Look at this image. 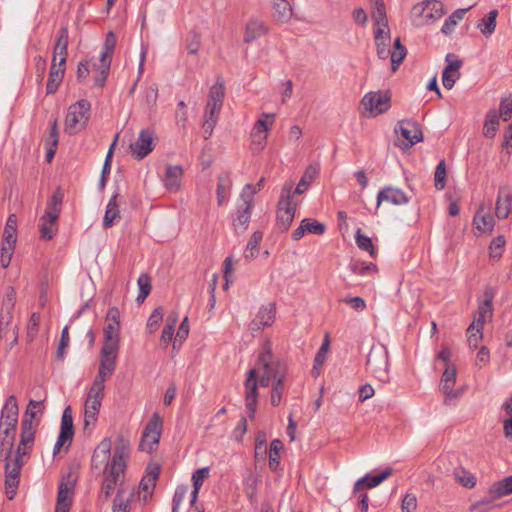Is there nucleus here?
<instances>
[{
	"label": "nucleus",
	"instance_id": "nucleus-57",
	"mask_svg": "<svg viewBox=\"0 0 512 512\" xmlns=\"http://www.w3.org/2000/svg\"><path fill=\"white\" fill-rule=\"evenodd\" d=\"M163 316H164V312L161 307H157L156 309L153 310V312L151 313V315L147 321L148 333H150V334L154 333L158 329V327L163 319Z\"/></svg>",
	"mask_w": 512,
	"mask_h": 512
},
{
	"label": "nucleus",
	"instance_id": "nucleus-21",
	"mask_svg": "<svg viewBox=\"0 0 512 512\" xmlns=\"http://www.w3.org/2000/svg\"><path fill=\"white\" fill-rule=\"evenodd\" d=\"M268 32L269 28L264 21L258 18H251L246 24L243 41L245 43H252Z\"/></svg>",
	"mask_w": 512,
	"mask_h": 512
},
{
	"label": "nucleus",
	"instance_id": "nucleus-40",
	"mask_svg": "<svg viewBox=\"0 0 512 512\" xmlns=\"http://www.w3.org/2000/svg\"><path fill=\"white\" fill-rule=\"evenodd\" d=\"M159 476V468L154 467L152 468L141 480L140 487L141 489L146 493L145 498L147 495H151L152 491L156 485V480Z\"/></svg>",
	"mask_w": 512,
	"mask_h": 512
},
{
	"label": "nucleus",
	"instance_id": "nucleus-54",
	"mask_svg": "<svg viewBox=\"0 0 512 512\" xmlns=\"http://www.w3.org/2000/svg\"><path fill=\"white\" fill-rule=\"evenodd\" d=\"M467 9H458L450 15L442 26V32L445 34L450 33L455 25L464 17Z\"/></svg>",
	"mask_w": 512,
	"mask_h": 512
},
{
	"label": "nucleus",
	"instance_id": "nucleus-46",
	"mask_svg": "<svg viewBox=\"0 0 512 512\" xmlns=\"http://www.w3.org/2000/svg\"><path fill=\"white\" fill-rule=\"evenodd\" d=\"M283 444L279 439H274L270 444L269 449V467L271 470H276L280 464V449Z\"/></svg>",
	"mask_w": 512,
	"mask_h": 512
},
{
	"label": "nucleus",
	"instance_id": "nucleus-32",
	"mask_svg": "<svg viewBox=\"0 0 512 512\" xmlns=\"http://www.w3.org/2000/svg\"><path fill=\"white\" fill-rule=\"evenodd\" d=\"M118 194L115 193L109 200L105 215L103 218V225L105 228L111 227L115 221L120 219V210L119 205L117 203Z\"/></svg>",
	"mask_w": 512,
	"mask_h": 512
},
{
	"label": "nucleus",
	"instance_id": "nucleus-27",
	"mask_svg": "<svg viewBox=\"0 0 512 512\" xmlns=\"http://www.w3.org/2000/svg\"><path fill=\"white\" fill-rule=\"evenodd\" d=\"M117 352L111 349L101 350L100 366L98 374L104 378H110L116 368Z\"/></svg>",
	"mask_w": 512,
	"mask_h": 512
},
{
	"label": "nucleus",
	"instance_id": "nucleus-15",
	"mask_svg": "<svg viewBox=\"0 0 512 512\" xmlns=\"http://www.w3.org/2000/svg\"><path fill=\"white\" fill-rule=\"evenodd\" d=\"M494 289L492 287H486L483 291V299L479 300L478 312L475 318V325L483 328L484 322L487 318H491L493 315V299Z\"/></svg>",
	"mask_w": 512,
	"mask_h": 512
},
{
	"label": "nucleus",
	"instance_id": "nucleus-23",
	"mask_svg": "<svg viewBox=\"0 0 512 512\" xmlns=\"http://www.w3.org/2000/svg\"><path fill=\"white\" fill-rule=\"evenodd\" d=\"M120 323L107 322L104 327V344L101 350L119 351Z\"/></svg>",
	"mask_w": 512,
	"mask_h": 512
},
{
	"label": "nucleus",
	"instance_id": "nucleus-12",
	"mask_svg": "<svg viewBox=\"0 0 512 512\" xmlns=\"http://www.w3.org/2000/svg\"><path fill=\"white\" fill-rule=\"evenodd\" d=\"M74 484L75 480L71 478L70 474L62 478L58 489L55 512H69L72 502Z\"/></svg>",
	"mask_w": 512,
	"mask_h": 512
},
{
	"label": "nucleus",
	"instance_id": "nucleus-45",
	"mask_svg": "<svg viewBox=\"0 0 512 512\" xmlns=\"http://www.w3.org/2000/svg\"><path fill=\"white\" fill-rule=\"evenodd\" d=\"M262 237H263V235L259 231H256L251 235V237L246 245V253H245L246 259H252L257 255V253L259 251V245L262 241Z\"/></svg>",
	"mask_w": 512,
	"mask_h": 512
},
{
	"label": "nucleus",
	"instance_id": "nucleus-63",
	"mask_svg": "<svg viewBox=\"0 0 512 512\" xmlns=\"http://www.w3.org/2000/svg\"><path fill=\"white\" fill-rule=\"evenodd\" d=\"M111 62H100L98 66V74L94 79L95 86L102 88L106 82L109 70H110Z\"/></svg>",
	"mask_w": 512,
	"mask_h": 512
},
{
	"label": "nucleus",
	"instance_id": "nucleus-20",
	"mask_svg": "<svg viewBox=\"0 0 512 512\" xmlns=\"http://www.w3.org/2000/svg\"><path fill=\"white\" fill-rule=\"evenodd\" d=\"M275 319V306L269 304L259 309L255 318L250 323V329L255 332L263 329L266 326L272 325Z\"/></svg>",
	"mask_w": 512,
	"mask_h": 512
},
{
	"label": "nucleus",
	"instance_id": "nucleus-2",
	"mask_svg": "<svg viewBox=\"0 0 512 512\" xmlns=\"http://www.w3.org/2000/svg\"><path fill=\"white\" fill-rule=\"evenodd\" d=\"M256 375L259 374V383L268 387L272 382L284 380L287 374L286 364L275 359L272 354L270 342H266L258 356Z\"/></svg>",
	"mask_w": 512,
	"mask_h": 512
},
{
	"label": "nucleus",
	"instance_id": "nucleus-8",
	"mask_svg": "<svg viewBox=\"0 0 512 512\" xmlns=\"http://www.w3.org/2000/svg\"><path fill=\"white\" fill-rule=\"evenodd\" d=\"M361 105L365 116L376 117L389 110L391 97L387 91L368 92L362 98Z\"/></svg>",
	"mask_w": 512,
	"mask_h": 512
},
{
	"label": "nucleus",
	"instance_id": "nucleus-14",
	"mask_svg": "<svg viewBox=\"0 0 512 512\" xmlns=\"http://www.w3.org/2000/svg\"><path fill=\"white\" fill-rule=\"evenodd\" d=\"M409 200L410 198L403 190L393 186H385L377 194L376 209H378L383 202L400 206L407 204Z\"/></svg>",
	"mask_w": 512,
	"mask_h": 512
},
{
	"label": "nucleus",
	"instance_id": "nucleus-19",
	"mask_svg": "<svg viewBox=\"0 0 512 512\" xmlns=\"http://www.w3.org/2000/svg\"><path fill=\"white\" fill-rule=\"evenodd\" d=\"M326 231V226L311 218H305L301 221L298 228L292 232V239L300 240L306 233L322 235Z\"/></svg>",
	"mask_w": 512,
	"mask_h": 512
},
{
	"label": "nucleus",
	"instance_id": "nucleus-61",
	"mask_svg": "<svg viewBox=\"0 0 512 512\" xmlns=\"http://www.w3.org/2000/svg\"><path fill=\"white\" fill-rule=\"evenodd\" d=\"M40 321H41L40 314L37 312L32 313V315L28 321V324H27V337H28L29 341H33V339L37 335L38 330H39Z\"/></svg>",
	"mask_w": 512,
	"mask_h": 512
},
{
	"label": "nucleus",
	"instance_id": "nucleus-48",
	"mask_svg": "<svg viewBox=\"0 0 512 512\" xmlns=\"http://www.w3.org/2000/svg\"><path fill=\"white\" fill-rule=\"evenodd\" d=\"M60 433H62V437L65 434L72 436V437L74 435L73 417H72V410H71L70 406L66 407L63 411L62 419H61Z\"/></svg>",
	"mask_w": 512,
	"mask_h": 512
},
{
	"label": "nucleus",
	"instance_id": "nucleus-49",
	"mask_svg": "<svg viewBox=\"0 0 512 512\" xmlns=\"http://www.w3.org/2000/svg\"><path fill=\"white\" fill-rule=\"evenodd\" d=\"M355 241L359 249L367 251L372 257H375L376 252L370 237L362 234L361 229L356 231Z\"/></svg>",
	"mask_w": 512,
	"mask_h": 512
},
{
	"label": "nucleus",
	"instance_id": "nucleus-17",
	"mask_svg": "<svg viewBox=\"0 0 512 512\" xmlns=\"http://www.w3.org/2000/svg\"><path fill=\"white\" fill-rule=\"evenodd\" d=\"M111 449V440L107 438L103 439L93 452L91 460L92 467L100 469L102 466H104V470H109L111 465V462H109L111 456Z\"/></svg>",
	"mask_w": 512,
	"mask_h": 512
},
{
	"label": "nucleus",
	"instance_id": "nucleus-60",
	"mask_svg": "<svg viewBox=\"0 0 512 512\" xmlns=\"http://www.w3.org/2000/svg\"><path fill=\"white\" fill-rule=\"evenodd\" d=\"M162 419L158 413H154L148 421L144 433L154 434L161 436Z\"/></svg>",
	"mask_w": 512,
	"mask_h": 512
},
{
	"label": "nucleus",
	"instance_id": "nucleus-33",
	"mask_svg": "<svg viewBox=\"0 0 512 512\" xmlns=\"http://www.w3.org/2000/svg\"><path fill=\"white\" fill-rule=\"evenodd\" d=\"M473 222L476 228L482 232H491L495 225L493 216L488 212H484L483 207H480L476 212Z\"/></svg>",
	"mask_w": 512,
	"mask_h": 512
},
{
	"label": "nucleus",
	"instance_id": "nucleus-4",
	"mask_svg": "<svg viewBox=\"0 0 512 512\" xmlns=\"http://www.w3.org/2000/svg\"><path fill=\"white\" fill-rule=\"evenodd\" d=\"M40 406L41 402H37L35 400L29 401L21 423V440L17 448L18 454L27 455L33 446L36 424L33 421L35 418V412H33L32 408Z\"/></svg>",
	"mask_w": 512,
	"mask_h": 512
},
{
	"label": "nucleus",
	"instance_id": "nucleus-26",
	"mask_svg": "<svg viewBox=\"0 0 512 512\" xmlns=\"http://www.w3.org/2000/svg\"><path fill=\"white\" fill-rule=\"evenodd\" d=\"M392 474V468H387L377 475L366 474L361 479L357 480L354 484V492L359 491L361 488L366 487L368 489L374 488L381 484Z\"/></svg>",
	"mask_w": 512,
	"mask_h": 512
},
{
	"label": "nucleus",
	"instance_id": "nucleus-13",
	"mask_svg": "<svg viewBox=\"0 0 512 512\" xmlns=\"http://www.w3.org/2000/svg\"><path fill=\"white\" fill-rule=\"evenodd\" d=\"M271 13L275 21L279 23H286L292 18L303 20L305 18L304 13L300 12L299 9L292 5L291 2H274L271 8Z\"/></svg>",
	"mask_w": 512,
	"mask_h": 512
},
{
	"label": "nucleus",
	"instance_id": "nucleus-62",
	"mask_svg": "<svg viewBox=\"0 0 512 512\" xmlns=\"http://www.w3.org/2000/svg\"><path fill=\"white\" fill-rule=\"evenodd\" d=\"M482 329L480 327H477L475 325V322H473L467 329L468 334V343L471 348H477L478 342L482 338Z\"/></svg>",
	"mask_w": 512,
	"mask_h": 512
},
{
	"label": "nucleus",
	"instance_id": "nucleus-35",
	"mask_svg": "<svg viewBox=\"0 0 512 512\" xmlns=\"http://www.w3.org/2000/svg\"><path fill=\"white\" fill-rule=\"evenodd\" d=\"M158 99V87L153 84L143 91L141 102L147 107L149 113H154Z\"/></svg>",
	"mask_w": 512,
	"mask_h": 512
},
{
	"label": "nucleus",
	"instance_id": "nucleus-11",
	"mask_svg": "<svg viewBox=\"0 0 512 512\" xmlns=\"http://www.w3.org/2000/svg\"><path fill=\"white\" fill-rule=\"evenodd\" d=\"M154 131L143 129L140 131L135 142L130 144L133 157L136 160H142L153 150Z\"/></svg>",
	"mask_w": 512,
	"mask_h": 512
},
{
	"label": "nucleus",
	"instance_id": "nucleus-58",
	"mask_svg": "<svg viewBox=\"0 0 512 512\" xmlns=\"http://www.w3.org/2000/svg\"><path fill=\"white\" fill-rule=\"evenodd\" d=\"M15 297V290L13 288H9L3 300V307L6 309V315H4V321H6V323H8L12 318V310L15 305Z\"/></svg>",
	"mask_w": 512,
	"mask_h": 512
},
{
	"label": "nucleus",
	"instance_id": "nucleus-28",
	"mask_svg": "<svg viewBox=\"0 0 512 512\" xmlns=\"http://www.w3.org/2000/svg\"><path fill=\"white\" fill-rule=\"evenodd\" d=\"M292 184H285L281 190L278 209L295 216L297 202L293 198Z\"/></svg>",
	"mask_w": 512,
	"mask_h": 512
},
{
	"label": "nucleus",
	"instance_id": "nucleus-10",
	"mask_svg": "<svg viewBox=\"0 0 512 512\" xmlns=\"http://www.w3.org/2000/svg\"><path fill=\"white\" fill-rule=\"evenodd\" d=\"M395 133L406 140V147L413 146L423 139L419 124L413 120H400L395 127Z\"/></svg>",
	"mask_w": 512,
	"mask_h": 512
},
{
	"label": "nucleus",
	"instance_id": "nucleus-50",
	"mask_svg": "<svg viewBox=\"0 0 512 512\" xmlns=\"http://www.w3.org/2000/svg\"><path fill=\"white\" fill-rule=\"evenodd\" d=\"M137 284L139 286V294L137 296L138 302H143L151 292V279L148 274H141L138 278Z\"/></svg>",
	"mask_w": 512,
	"mask_h": 512
},
{
	"label": "nucleus",
	"instance_id": "nucleus-30",
	"mask_svg": "<svg viewBox=\"0 0 512 512\" xmlns=\"http://www.w3.org/2000/svg\"><path fill=\"white\" fill-rule=\"evenodd\" d=\"M17 240V217L15 214H10L7 218L4 231L2 244L7 245V250L15 246Z\"/></svg>",
	"mask_w": 512,
	"mask_h": 512
},
{
	"label": "nucleus",
	"instance_id": "nucleus-6",
	"mask_svg": "<svg viewBox=\"0 0 512 512\" xmlns=\"http://www.w3.org/2000/svg\"><path fill=\"white\" fill-rule=\"evenodd\" d=\"M257 189L252 184H246L237 203V217L234 221L236 230L245 231L250 222L253 207V197Z\"/></svg>",
	"mask_w": 512,
	"mask_h": 512
},
{
	"label": "nucleus",
	"instance_id": "nucleus-37",
	"mask_svg": "<svg viewBox=\"0 0 512 512\" xmlns=\"http://www.w3.org/2000/svg\"><path fill=\"white\" fill-rule=\"evenodd\" d=\"M499 126V115L496 110H490L485 119L483 134L487 138H493Z\"/></svg>",
	"mask_w": 512,
	"mask_h": 512
},
{
	"label": "nucleus",
	"instance_id": "nucleus-3",
	"mask_svg": "<svg viewBox=\"0 0 512 512\" xmlns=\"http://www.w3.org/2000/svg\"><path fill=\"white\" fill-rule=\"evenodd\" d=\"M91 104L86 99H81L68 108L65 118V132L75 135L83 130L90 117Z\"/></svg>",
	"mask_w": 512,
	"mask_h": 512
},
{
	"label": "nucleus",
	"instance_id": "nucleus-43",
	"mask_svg": "<svg viewBox=\"0 0 512 512\" xmlns=\"http://www.w3.org/2000/svg\"><path fill=\"white\" fill-rule=\"evenodd\" d=\"M115 45H116V36L113 32H109L106 35L103 51L101 52V55H100V62L108 63V62L112 61Z\"/></svg>",
	"mask_w": 512,
	"mask_h": 512
},
{
	"label": "nucleus",
	"instance_id": "nucleus-34",
	"mask_svg": "<svg viewBox=\"0 0 512 512\" xmlns=\"http://www.w3.org/2000/svg\"><path fill=\"white\" fill-rule=\"evenodd\" d=\"M57 221L41 216L39 219L40 237L43 240H51L57 231Z\"/></svg>",
	"mask_w": 512,
	"mask_h": 512
},
{
	"label": "nucleus",
	"instance_id": "nucleus-22",
	"mask_svg": "<svg viewBox=\"0 0 512 512\" xmlns=\"http://www.w3.org/2000/svg\"><path fill=\"white\" fill-rule=\"evenodd\" d=\"M512 206V193L506 187H500L498 191L496 207H495V215L498 219H506L510 212Z\"/></svg>",
	"mask_w": 512,
	"mask_h": 512
},
{
	"label": "nucleus",
	"instance_id": "nucleus-25",
	"mask_svg": "<svg viewBox=\"0 0 512 512\" xmlns=\"http://www.w3.org/2000/svg\"><path fill=\"white\" fill-rule=\"evenodd\" d=\"M183 169L181 166L168 165L166 167L163 183L165 188L170 192H177L181 187Z\"/></svg>",
	"mask_w": 512,
	"mask_h": 512
},
{
	"label": "nucleus",
	"instance_id": "nucleus-56",
	"mask_svg": "<svg viewBox=\"0 0 512 512\" xmlns=\"http://www.w3.org/2000/svg\"><path fill=\"white\" fill-rule=\"evenodd\" d=\"M159 440H160L159 435H154V434H149V433L143 432L142 440L140 442L139 447L142 451L151 453L156 448L157 444L159 443Z\"/></svg>",
	"mask_w": 512,
	"mask_h": 512
},
{
	"label": "nucleus",
	"instance_id": "nucleus-36",
	"mask_svg": "<svg viewBox=\"0 0 512 512\" xmlns=\"http://www.w3.org/2000/svg\"><path fill=\"white\" fill-rule=\"evenodd\" d=\"M406 55H407L406 48L401 44L400 38H397L394 41L393 49H391L390 56H389L391 59V64H392V71L397 70V68L400 66V64L406 57Z\"/></svg>",
	"mask_w": 512,
	"mask_h": 512
},
{
	"label": "nucleus",
	"instance_id": "nucleus-53",
	"mask_svg": "<svg viewBox=\"0 0 512 512\" xmlns=\"http://www.w3.org/2000/svg\"><path fill=\"white\" fill-rule=\"evenodd\" d=\"M376 5L371 12L372 19L374 21V25L383 26V24H388V19L386 15V6L384 2H375Z\"/></svg>",
	"mask_w": 512,
	"mask_h": 512
},
{
	"label": "nucleus",
	"instance_id": "nucleus-29",
	"mask_svg": "<svg viewBox=\"0 0 512 512\" xmlns=\"http://www.w3.org/2000/svg\"><path fill=\"white\" fill-rule=\"evenodd\" d=\"M497 16L498 10L492 9L478 21L476 27L484 37L489 38L495 32Z\"/></svg>",
	"mask_w": 512,
	"mask_h": 512
},
{
	"label": "nucleus",
	"instance_id": "nucleus-64",
	"mask_svg": "<svg viewBox=\"0 0 512 512\" xmlns=\"http://www.w3.org/2000/svg\"><path fill=\"white\" fill-rule=\"evenodd\" d=\"M272 393H271V404L273 406H278L282 399V394L284 392V380H279L276 382H272Z\"/></svg>",
	"mask_w": 512,
	"mask_h": 512
},
{
	"label": "nucleus",
	"instance_id": "nucleus-38",
	"mask_svg": "<svg viewBox=\"0 0 512 512\" xmlns=\"http://www.w3.org/2000/svg\"><path fill=\"white\" fill-rule=\"evenodd\" d=\"M225 97V87L222 82L217 80V82L211 86L209 90L207 104H215L217 106H223V101Z\"/></svg>",
	"mask_w": 512,
	"mask_h": 512
},
{
	"label": "nucleus",
	"instance_id": "nucleus-55",
	"mask_svg": "<svg viewBox=\"0 0 512 512\" xmlns=\"http://www.w3.org/2000/svg\"><path fill=\"white\" fill-rule=\"evenodd\" d=\"M446 163L441 160L434 173V185L437 190H442L446 185Z\"/></svg>",
	"mask_w": 512,
	"mask_h": 512
},
{
	"label": "nucleus",
	"instance_id": "nucleus-9",
	"mask_svg": "<svg viewBox=\"0 0 512 512\" xmlns=\"http://www.w3.org/2000/svg\"><path fill=\"white\" fill-rule=\"evenodd\" d=\"M244 386L245 406L249 413V417L252 419L255 416L258 403V382L255 369L249 370Z\"/></svg>",
	"mask_w": 512,
	"mask_h": 512
},
{
	"label": "nucleus",
	"instance_id": "nucleus-47",
	"mask_svg": "<svg viewBox=\"0 0 512 512\" xmlns=\"http://www.w3.org/2000/svg\"><path fill=\"white\" fill-rule=\"evenodd\" d=\"M229 174L224 173L218 177L217 184V201L219 205H223L227 199V191L229 189Z\"/></svg>",
	"mask_w": 512,
	"mask_h": 512
},
{
	"label": "nucleus",
	"instance_id": "nucleus-52",
	"mask_svg": "<svg viewBox=\"0 0 512 512\" xmlns=\"http://www.w3.org/2000/svg\"><path fill=\"white\" fill-rule=\"evenodd\" d=\"M329 349V339L328 336L325 337L321 347L319 348L318 352L316 353L315 359H314V366L312 369V372L314 375H318V367L322 366L323 363L326 360V355Z\"/></svg>",
	"mask_w": 512,
	"mask_h": 512
},
{
	"label": "nucleus",
	"instance_id": "nucleus-31",
	"mask_svg": "<svg viewBox=\"0 0 512 512\" xmlns=\"http://www.w3.org/2000/svg\"><path fill=\"white\" fill-rule=\"evenodd\" d=\"M62 201L63 193L60 191V189H58L52 194L51 198L49 199L43 216L51 218L52 220H58L61 211Z\"/></svg>",
	"mask_w": 512,
	"mask_h": 512
},
{
	"label": "nucleus",
	"instance_id": "nucleus-24",
	"mask_svg": "<svg viewBox=\"0 0 512 512\" xmlns=\"http://www.w3.org/2000/svg\"><path fill=\"white\" fill-rule=\"evenodd\" d=\"M18 404L15 396H10L6 400L2 411L0 423L5 426H17L18 423Z\"/></svg>",
	"mask_w": 512,
	"mask_h": 512
},
{
	"label": "nucleus",
	"instance_id": "nucleus-7",
	"mask_svg": "<svg viewBox=\"0 0 512 512\" xmlns=\"http://www.w3.org/2000/svg\"><path fill=\"white\" fill-rule=\"evenodd\" d=\"M444 13L442 2H417L411 9V19L416 26H423L440 19Z\"/></svg>",
	"mask_w": 512,
	"mask_h": 512
},
{
	"label": "nucleus",
	"instance_id": "nucleus-59",
	"mask_svg": "<svg viewBox=\"0 0 512 512\" xmlns=\"http://www.w3.org/2000/svg\"><path fill=\"white\" fill-rule=\"evenodd\" d=\"M505 239L503 236H497L489 246V255L492 259H499L503 253Z\"/></svg>",
	"mask_w": 512,
	"mask_h": 512
},
{
	"label": "nucleus",
	"instance_id": "nucleus-1",
	"mask_svg": "<svg viewBox=\"0 0 512 512\" xmlns=\"http://www.w3.org/2000/svg\"><path fill=\"white\" fill-rule=\"evenodd\" d=\"M130 445L123 437H119L114 447L113 457L109 470H104V480L100 497L107 500L115 490L119 477L124 474L126 460L129 457Z\"/></svg>",
	"mask_w": 512,
	"mask_h": 512
},
{
	"label": "nucleus",
	"instance_id": "nucleus-18",
	"mask_svg": "<svg viewBox=\"0 0 512 512\" xmlns=\"http://www.w3.org/2000/svg\"><path fill=\"white\" fill-rule=\"evenodd\" d=\"M457 376L455 366H447L442 374L440 382V390L446 395V402L448 399H456L461 394V391L453 390Z\"/></svg>",
	"mask_w": 512,
	"mask_h": 512
},
{
	"label": "nucleus",
	"instance_id": "nucleus-41",
	"mask_svg": "<svg viewBox=\"0 0 512 512\" xmlns=\"http://www.w3.org/2000/svg\"><path fill=\"white\" fill-rule=\"evenodd\" d=\"M503 408L505 411V418L503 419L504 435L512 442V396L504 402Z\"/></svg>",
	"mask_w": 512,
	"mask_h": 512
},
{
	"label": "nucleus",
	"instance_id": "nucleus-42",
	"mask_svg": "<svg viewBox=\"0 0 512 512\" xmlns=\"http://www.w3.org/2000/svg\"><path fill=\"white\" fill-rule=\"evenodd\" d=\"M454 476L457 482L460 483L465 488L470 489L476 485L475 475L464 468H456L454 470Z\"/></svg>",
	"mask_w": 512,
	"mask_h": 512
},
{
	"label": "nucleus",
	"instance_id": "nucleus-39",
	"mask_svg": "<svg viewBox=\"0 0 512 512\" xmlns=\"http://www.w3.org/2000/svg\"><path fill=\"white\" fill-rule=\"evenodd\" d=\"M493 497H503L512 494V475L493 484L490 489Z\"/></svg>",
	"mask_w": 512,
	"mask_h": 512
},
{
	"label": "nucleus",
	"instance_id": "nucleus-5",
	"mask_svg": "<svg viewBox=\"0 0 512 512\" xmlns=\"http://www.w3.org/2000/svg\"><path fill=\"white\" fill-rule=\"evenodd\" d=\"M367 368L380 380L388 378V349L382 343L372 345L366 361Z\"/></svg>",
	"mask_w": 512,
	"mask_h": 512
},
{
	"label": "nucleus",
	"instance_id": "nucleus-51",
	"mask_svg": "<svg viewBox=\"0 0 512 512\" xmlns=\"http://www.w3.org/2000/svg\"><path fill=\"white\" fill-rule=\"evenodd\" d=\"M22 456L24 455L17 453L15 459L12 462H10L9 460L6 461L5 472L7 476H13L16 478L20 477L21 469L24 464Z\"/></svg>",
	"mask_w": 512,
	"mask_h": 512
},
{
	"label": "nucleus",
	"instance_id": "nucleus-16",
	"mask_svg": "<svg viewBox=\"0 0 512 512\" xmlns=\"http://www.w3.org/2000/svg\"><path fill=\"white\" fill-rule=\"evenodd\" d=\"M103 397L104 394L88 391L84 407V422L86 427L96 422Z\"/></svg>",
	"mask_w": 512,
	"mask_h": 512
},
{
	"label": "nucleus",
	"instance_id": "nucleus-44",
	"mask_svg": "<svg viewBox=\"0 0 512 512\" xmlns=\"http://www.w3.org/2000/svg\"><path fill=\"white\" fill-rule=\"evenodd\" d=\"M318 171L317 168L314 166H309L303 176L301 177L299 183L297 184L295 188L296 194H302L310 185V183L314 180L315 176L317 175Z\"/></svg>",
	"mask_w": 512,
	"mask_h": 512
}]
</instances>
